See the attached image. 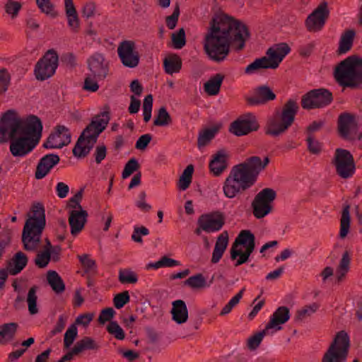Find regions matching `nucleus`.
I'll return each instance as SVG.
<instances>
[{
    "label": "nucleus",
    "instance_id": "obj_1",
    "mask_svg": "<svg viewBox=\"0 0 362 362\" xmlns=\"http://www.w3.org/2000/svg\"><path fill=\"white\" fill-rule=\"evenodd\" d=\"M42 132V123L34 115L21 118L16 110H8L0 119V144L10 139L9 150L14 157H24L38 144Z\"/></svg>",
    "mask_w": 362,
    "mask_h": 362
},
{
    "label": "nucleus",
    "instance_id": "obj_2",
    "mask_svg": "<svg viewBox=\"0 0 362 362\" xmlns=\"http://www.w3.org/2000/svg\"><path fill=\"white\" fill-rule=\"evenodd\" d=\"M250 38L243 22L228 15L215 16L209 22L204 45H245Z\"/></svg>",
    "mask_w": 362,
    "mask_h": 362
},
{
    "label": "nucleus",
    "instance_id": "obj_3",
    "mask_svg": "<svg viewBox=\"0 0 362 362\" xmlns=\"http://www.w3.org/2000/svg\"><path fill=\"white\" fill-rule=\"evenodd\" d=\"M110 119V107L106 105L103 107V111L93 117L79 136L72 151L74 156L84 158L90 153L98 137L107 126Z\"/></svg>",
    "mask_w": 362,
    "mask_h": 362
},
{
    "label": "nucleus",
    "instance_id": "obj_4",
    "mask_svg": "<svg viewBox=\"0 0 362 362\" xmlns=\"http://www.w3.org/2000/svg\"><path fill=\"white\" fill-rule=\"evenodd\" d=\"M298 110L297 100L291 98L288 100L281 111H276L267 119L264 127L265 134L274 138L284 134L294 122Z\"/></svg>",
    "mask_w": 362,
    "mask_h": 362
},
{
    "label": "nucleus",
    "instance_id": "obj_5",
    "mask_svg": "<svg viewBox=\"0 0 362 362\" xmlns=\"http://www.w3.org/2000/svg\"><path fill=\"white\" fill-rule=\"evenodd\" d=\"M32 212L33 216L25 221L22 233L23 247L27 251H35L37 249L45 226V209L42 204H34Z\"/></svg>",
    "mask_w": 362,
    "mask_h": 362
},
{
    "label": "nucleus",
    "instance_id": "obj_6",
    "mask_svg": "<svg viewBox=\"0 0 362 362\" xmlns=\"http://www.w3.org/2000/svg\"><path fill=\"white\" fill-rule=\"evenodd\" d=\"M334 78L343 87L356 88L362 83V59L349 57L335 69Z\"/></svg>",
    "mask_w": 362,
    "mask_h": 362
},
{
    "label": "nucleus",
    "instance_id": "obj_7",
    "mask_svg": "<svg viewBox=\"0 0 362 362\" xmlns=\"http://www.w3.org/2000/svg\"><path fill=\"white\" fill-rule=\"evenodd\" d=\"M291 51L290 47H270L266 54L268 57H262L256 59L245 69L246 74H253L260 69H275L281 62L283 59Z\"/></svg>",
    "mask_w": 362,
    "mask_h": 362
},
{
    "label": "nucleus",
    "instance_id": "obj_8",
    "mask_svg": "<svg viewBox=\"0 0 362 362\" xmlns=\"http://www.w3.org/2000/svg\"><path fill=\"white\" fill-rule=\"evenodd\" d=\"M349 347L350 339L348 334L344 330L338 332L324 353L321 362H345Z\"/></svg>",
    "mask_w": 362,
    "mask_h": 362
},
{
    "label": "nucleus",
    "instance_id": "obj_9",
    "mask_svg": "<svg viewBox=\"0 0 362 362\" xmlns=\"http://www.w3.org/2000/svg\"><path fill=\"white\" fill-rule=\"evenodd\" d=\"M254 185L255 183L247 177L245 173L234 165L223 183V194L226 197L232 199L243 193Z\"/></svg>",
    "mask_w": 362,
    "mask_h": 362
},
{
    "label": "nucleus",
    "instance_id": "obj_10",
    "mask_svg": "<svg viewBox=\"0 0 362 362\" xmlns=\"http://www.w3.org/2000/svg\"><path fill=\"white\" fill-rule=\"evenodd\" d=\"M276 197V193L272 188L267 187L258 192L251 204L254 216L260 219L270 214Z\"/></svg>",
    "mask_w": 362,
    "mask_h": 362
},
{
    "label": "nucleus",
    "instance_id": "obj_11",
    "mask_svg": "<svg viewBox=\"0 0 362 362\" xmlns=\"http://www.w3.org/2000/svg\"><path fill=\"white\" fill-rule=\"evenodd\" d=\"M59 57L57 52L49 49L35 66L34 74L37 80L45 81L52 77L57 69Z\"/></svg>",
    "mask_w": 362,
    "mask_h": 362
},
{
    "label": "nucleus",
    "instance_id": "obj_12",
    "mask_svg": "<svg viewBox=\"0 0 362 362\" xmlns=\"http://www.w3.org/2000/svg\"><path fill=\"white\" fill-rule=\"evenodd\" d=\"M333 100L332 93L326 88L313 89L301 98L300 105L304 110L322 108Z\"/></svg>",
    "mask_w": 362,
    "mask_h": 362
},
{
    "label": "nucleus",
    "instance_id": "obj_13",
    "mask_svg": "<svg viewBox=\"0 0 362 362\" xmlns=\"http://www.w3.org/2000/svg\"><path fill=\"white\" fill-rule=\"evenodd\" d=\"M333 163L336 172L341 178L347 179L353 176L356 165L351 153L345 149L337 148L335 151Z\"/></svg>",
    "mask_w": 362,
    "mask_h": 362
},
{
    "label": "nucleus",
    "instance_id": "obj_14",
    "mask_svg": "<svg viewBox=\"0 0 362 362\" xmlns=\"http://www.w3.org/2000/svg\"><path fill=\"white\" fill-rule=\"evenodd\" d=\"M269 161L268 157H265L262 160L260 157L254 156L247 158L244 162L235 166L245 173L253 183H255L259 174L265 169Z\"/></svg>",
    "mask_w": 362,
    "mask_h": 362
},
{
    "label": "nucleus",
    "instance_id": "obj_15",
    "mask_svg": "<svg viewBox=\"0 0 362 362\" xmlns=\"http://www.w3.org/2000/svg\"><path fill=\"white\" fill-rule=\"evenodd\" d=\"M329 11L326 1L321 2L317 7L308 16L305 25L310 32L320 31L328 18Z\"/></svg>",
    "mask_w": 362,
    "mask_h": 362
},
{
    "label": "nucleus",
    "instance_id": "obj_16",
    "mask_svg": "<svg viewBox=\"0 0 362 362\" xmlns=\"http://www.w3.org/2000/svg\"><path fill=\"white\" fill-rule=\"evenodd\" d=\"M259 126L255 116L247 113L230 124L229 131L235 136H240L257 131Z\"/></svg>",
    "mask_w": 362,
    "mask_h": 362
},
{
    "label": "nucleus",
    "instance_id": "obj_17",
    "mask_svg": "<svg viewBox=\"0 0 362 362\" xmlns=\"http://www.w3.org/2000/svg\"><path fill=\"white\" fill-rule=\"evenodd\" d=\"M197 224L206 233L220 230L225 224V216L219 211L203 214L199 216Z\"/></svg>",
    "mask_w": 362,
    "mask_h": 362
},
{
    "label": "nucleus",
    "instance_id": "obj_18",
    "mask_svg": "<svg viewBox=\"0 0 362 362\" xmlns=\"http://www.w3.org/2000/svg\"><path fill=\"white\" fill-rule=\"evenodd\" d=\"M90 74L96 80H105L109 74V62L103 55L95 53L88 59Z\"/></svg>",
    "mask_w": 362,
    "mask_h": 362
},
{
    "label": "nucleus",
    "instance_id": "obj_19",
    "mask_svg": "<svg viewBox=\"0 0 362 362\" xmlns=\"http://www.w3.org/2000/svg\"><path fill=\"white\" fill-rule=\"evenodd\" d=\"M55 130L56 132L50 134L47 141L43 144L44 148H62L71 142V134L65 126L57 125Z\"/></svg>",
    "mask_w": 362,
    "mask_h": 362
},
{
    "label": "nucleus",
    "instance_id": "obj_20",
    "mask_svg": "<svg viewBox=\"0 0 362 362\" xmlns=\"http://www.w3.org/2000/svg\"><path fill=\"white\" fill-rule=\"evenodd\" d=\"M338 129L341 137L353 140L356 137L358 127L351 115L344 113L339 117Z\"/></svg>",
    "mask_w": 362,
    "mask_h": 362
},
{
    "label": "nucleus",
    "instance_id": "obj_21",
    "mask_svg": "<svg viewBox=\"0 0 362 362\" xmlns=\"http://www.w3.org/2000/svg\"><path fill=\"white\" fill-rule=\"evenodd\" d=\"M60 161V158L57 154H47L41 158L37 165L35 177L37 180L44 178Z\"/></svg>",
    "mask_w": 362,
    "mask_h": 362
},
{
    "label": "nucleus",
    "instance_id": "obj_22",
    "mask_svg": "<svg viewBox=\"0 0 362 362\" xmlns=\"http://www.w3.org/2000/svg\"><path fill=\"white\" fill-rule=\"evenodd\" d=\"M275 98V93L269 86H261L255 89V95L246 97L245 100L250 105H259L274 100Z\"/></svg>",
    "mask_w": 362,
    "mask_h": 362
},
{
    "label": "nucleus",
    "instance_id": "obj_23",
    "mask_svg": "<svg viewBox=\"0 0 362 362\" xmlns=\"http://www.w3.org/2000/svg\"><path fill=\"white\" fill-rule=\"evenodd\" d=\"M87 217L88 212L86 210H71L69 212V223L72 235L76 236L83 230Z\"/></svg>",
    "mask_w": 362,
    "mask_h": 362
},
{
    "label": "nucleus",
    "instance_id": "obj_24",
    "mask_svg": "<svg viewBox=\"0 0 362 362\" xmlns=\"http://www.w3.org/2000/svg\"><path fill=\"white\" fill-rule=\"evenodd\" d=\"M228 155L223 149L218 151L212 156V159L209 163V168L215 176H219L226 170L228 167Z\"/></svg>",
    "mask_w": 362,
    "mask_h": 362
},
{
    "label": "nucleus",
    "instance_id": "obj_25",
    "mask_svg": "<svg viewBox=\"0 0 362 362\" xmlns=\"http://www.w3.org/2000/svg\"><path fill=\"white\" fill-rule=\"evenodd\" d=\"M117 53L124 66L134 68L139 64V54L134 47H118Z\"/></svg>",
    "mask_w": 362,
    "mask_h": 362
},
{
    "label": "nucleus",
    "instance_id": "obj_26",
    "mask_svg": "<svg viewBox=\"0 0 362 362\" xmlns=\"http://www.w3.org/2000/svg\"><path fill=\"white\" fill-rule=\"evenodd\" d=\"M290 318L289 309L286 306L279 307L270 317L266 325V329H276L280 330L281 325L286 323Z\"/></svg>",
    "mask_w": 362,
    "mask_h": 362
},
{
    "label": "nucleus",
    "instance_id": "obj_27",
    "mask_svg": "<svg viewBox=\"0 0 362 362\" xmlns=\"http://www.w3.org/2000/svg\"><path fill=\"white\" fill-rule=\"evenodd\" d=\"M234 243L238 246L245 245V250L243 252L250 257L255 247V237L250 230H243L235 238Z\"/></svg>",
    "mask_w": 362,
    "mask_h": 362
},
{
    "label": "nucleus",
    "instance_id": "obj_28",
    "mask_svg": "<svg viewBox=\"0 0 362 362\" xmlns=\"http://www.w3.org/2000/svg\"><path fill=\"white\" fill-rule=\"evenodd\" d=\"M28 257L23 252H16L14 256L7 261L6 267L11 275L19 274L27 265Z\"/></svg>",
    "mask_w": 362,
    "mask_h": 362
},
{
    "label": "nucleus",
    "instance_id": "obj_29",
    "mask_svg": "<svg viewBox=\"0 0 362 362\" xmlns=\"http://www.w3.org/2000/svg\"><path fill=\"white\" fill-rule=\"evenodd\" d=\"M170 313L173 320L177 324H183L188 320V309L182 300H176L172 303Z\"/></svg>",
    "mask_w": 362,
    "mask_h": 362
},
{
    "label": "nucleus",
    "instance_id": "obj_30",
    "mask_svg": "<svg viewBox=\"0 0 362 362\" xmlns=\"http://www.w3.org/2000/svg\"><path fill=\"white\" fill-rule=\"evenodd\" d=\"M228 244V233L226 230L222 232L217 238L212 253L211 262L218 263L225 252Z\"/></svg>",
    "mask_w": 362,
    "mask_h": 362
},
{
    "label": "nucleus",
    "instance_id": "obj_31",
    "mask_svg": "<svg viewBox=\"0 0 362 362\" xmlns=\"http://www.w3.org/2000/svg\"><path fill=\"white\" fill-rule=\"evenodd\" d=\"M182 59L176 54H168L163 59V67L166 74L173 75L182 68Z\"/></svg>",
    "mask_w": 362,
    "mask_h": 362
},
{
    "label": "nucleus",
    "instance_id": "obj_32",
    "mask_svg": "<svg viewBox=\"0 0 362 362\" xmlns=\"http://www.w3.org/2000/svg\"><path fill=\"white\" fill-rule=\"evenodd\" d=\"M64 8L69 26L75 32L79 28V19L73 0H64Z\"/></svg>",
    "mask_w": 362,
    "mask_h": 362
},
{
    "label": "nucleus",
    "instance_id": "obj_33",
    "mask_svg": "<svg viewBox=\"0 0 362 362\" xmlns=\"http://www.w3.org/2000/svg\"><path fill=\"white\" fill-rule=\"evenodd\" d=\"M204 49L208 57L216 62L225 60L230 52V47H204Z\"/></svg>",
    "mask_w": 362,
    "mask_h": 362
},
{
    "label": "nucleus",
    "instance_id": "obj_34",
    "mask_svg": "<svg viewBox=\"0 0 362 362\" xmlns=\"http://www.w3.org/2000/svg\"><path fill=\"white\" fill-rule=\"evenodd\" d=\"M225 76L222 74H216L211 76L204 84V90L209 95H216L220 92V88Z\"/></svg>",
    "mask_w": 362,
    "mask_h": 362
},
{
    "label": "nucleus",
    "instance_id": "obj_35",
    "mask_svg": "<svg viewBox=\"0 0 362 362\" xmlns=\"http://www.w3.org/2000/svg\"><path fill=\"white\" fill-rule=\"evenodd\" d=\"M99 348V344L93 339L84 337L76 343L72 350L73 353L78 355L86 350L98 351Z\"/></svg>",
    "mask_w": 362,
    "mask_h": 362
},
{
    "label": "nucleus",
    "instance_id": "obj_36",
    "mask_svg": "<svg viewBox=\"0 0 362 362\" xmlns=\"http://www.w3.org/2000/svg\"><path fill=\"white\" fill-rule=\"evenodd\" d=\"M351 224V216H350V206L346 205L344 206L341 211V216L340 218V230L339 237L341 239L345 238L350 228Z\"/></svg>",
    "mask_w": 362,
    "mask_h": 362
},
{
    "label": "nucleus",
    "instance_id": "obj_37",
    "mask_svg": "<svg viewBox=\"0 0 362 362\" xmlns=\"http://www.w3.org/2000/svg\"><path fill=\"white\" fill-rule=\"evenodd\" d=\"M47 279L48 284L55 293H61L65 290V284L57 272L49 271Z\"/></svg>",
    "mask_w": 362,
    "mask_h": 362
},
{
    "label": "nucleus",
    "instance_id": "obj_38",
    "mask_svg": "<svg viewBox=\"0 0 362 362\" xmlns=\"http://www.w3.org/2000/svg\"><path fill=\"white\" fill-rule=\"evenodd\" d=\"M18 324L15 322L6 323L0 327V344L4 339H12L16 332Z\"/></svg>",
    "mask_w": 362,
    "mask_h": 362
},
{
    "label": "nucleus",
    "instance_id": "obj_39",
    "mask_svg": "<svg viewBox=\"0 0 362 362\" xmlns=\"http://www.w3.org/2000/svg\"><path fill=\"white\" fill-rule=\"evenodd\" d=\"M38 290V287L37 286H32L28 293L27 296V303L28 307V311L30 315H35L38 313V308L37 307V291Z\"/></svg>",
    "mask_w": 362,
    "mask_h": 362
},
{
    "label": "nucleus",
    "instance_id": "obj_40",
    "mask_svg": "<svg viewBox=\"0 0 362 362\" xmlns=\"http://www.w3.org/2000/svg\"><path fill=\"white\" fill-rule=\"evenodd\" d=\"M172 118L165 107H161L154 119L153 124L158 127L168 126L172 124Z\"/></svg>",
    "mask_w": 362,
    "mask_h": 362
},
{
    "label": "nucleus",
    "instance_id": "obj_41",
    "mask_svg": "<svg viewBox=\"0 0 362 362\" xmlns=\"http://www.w3.org/2000/svg\"><path fill=\"white\" fill-rule=\"evenodd\" d=\"M193 173L194 166L191 164L187 165L179 179V188L180 189L185 190L189 187L192 182Z\"/></svg>",
    "mask_w": 362,
    "mask_h": 362
},
{
    "label": "nucleus",
    "instance_id": "obj_42",
    "mask_svg": "<svg viewBox=\"0 0 362 362\" xmlns=\"http://www.w3.org/2000/svg\"><path fill=\"white\" fill-rule=\"evenodd\" d=\"M184 285L192 289H200L206 286V281L202 274H197L185 280Z\"/></svg>",
    "mask_w": 362,
    "mask_h": 362
},
{
    "label": "nucleus",
    "instance_id": "obj_43",
    "mask_svg": "<svg viewBox=\"0 0 362 362\" xmlns=\"http://www.w3.org/2000/svg\"><path fill=\"white\" fill-rule=\"evenodd\" d=\"M180 265V262L167 256H163L161 259L156 262L147 264V269H159L161 267H173Z\"/></svg>",
    "mask_w": 362,
    "mask_h": 362
},
{
    "label": "nucleus",
    "instance_id": "obj_44",
    "mask_svg": "<svg viewBox=\"0 0 362 362\" xmlns=\"http://www.w3.org/2000/svg\"><path fill=\"white\" fill-rule=\"evenodd\" d=\"M218 129L215 127L206 129L201 132L198 136L197 144L199 148L205 146L215 136Z\"/></svg>",
    "mask_w": 362,
    "mask_h": 362
},
{
    "label": "nucleus",
    "instance_id": "obj_45",
    "mask_svg": "<svg viewBox=\"0 0 362 362\" xmlns=\"http://www.w3.org/2000/svg\"><path fill=\"white\" fill-rule=\"evenodd\" d=\"M118 279L121 284H136L138 281L137 274L127 269L119 271Z\"/></svg>",
    "mask_w": 362,
    "mask_h": 362
},
{
    "label": "nucleus",
    "instance_id": "obj_46",
    "mask_svg": "<svg viewBox=\"0 0 362 362\" xmlns=\"http://www.w3.org/2000/svg\"><path fill=\"white\" fill-rule=\"evenodd\" d=\"M267 332L268 329H266L265 327L262 331L259 332L253 336L249 337L247 340V348L251 351L256 350L259 347L261 341L263 339V337L267 334Z\"/></svg>",
    "mask_w": 362,
    "mask_h": 362
},
{
    "label": "nucleus",
    "instance_id": "obj_47",
    "mask_svg": "<svg viewBox=\"0 0 362 362\" xmlns=\"http://www.w3.org/2000/svg\"><path fill=\"white\" fill-rule=\"evenodd\" d=\"M230 252V258L233 260H235L238 257H239V259L236 261L235 264V267L240 266L247 262L250 257L247 255H246L241 250H238V245H235L234 243L232 245Z\"/></svg>",
    "mask_w": 362,
    "mask_h": 362
},
{
    "label": "nucleus",
    "instance_id": "obj_48",
    "mask_svg": "<svg viewBox=\"0 0 362 362\" xmlns=\"http://www.w3.org/2000/svg\"><path fill=\"white\" fill-rule=\"evenodd\" d=\"M318 308V305L316 303H313L310 305H305L302 309L298 310L296 312V315L294 317L295 321L299 322L303 320L308 316L316 312Z\"/></svg>",
    "mask_w": 362,
    "mask_h": 362
},
{
    "label": "nucleus",
    "instance_id": "obj_49",
    "mask_svg": "<svg viewBox=\"0 0 362 362\" xmlns=\"http://www.w3.org/2000/svg\"><path fill=\"white\" fill-rule=\"evenodd\" d=\"M36 4L42 13L49 15L52 18L57 16L58 13L54 11L51 0H36Z\"/></svg>",
    "mask_w": 362,
    "mask_h": 362
},
{
    "label": "nucleus",
    "instance_id": "obj_50",
    "mask_svg": "<svg viewBox=\"0 0 362 362\" xmlns=\"http://www.w3.org/2000/svg\"><path fill=\"white\" fill-rule=\"evenodd\" d=\"M51 259V251L45 248L44 251L38 252L35 259V264L39 268H45Z\"/></svg>",
    "mask_w": 362,
    "mask_h": 362
},
{
    "label": "nucleus",
    "instance_id": "obj_51",
    "mask_svg": "<svg viewBox=\"0 0 362 362\" xmlns=\"http://www.w3.org/2000/svg\"><path fill=\"white\" fill-rule=\"evenodd\" d=\"M106 329L107 331L117 339L123 340L125 338L124 330L116 321H110Z\"/></svg>",
    "mask_w": 362,
    "mask_h": 362
},
{
    "label": "nucleus",
    "instance_id": "obj_52",
    "mask_svg": "<svg viewBox=\"0 0 362 362\" xmlns=\"http://www.w3.org/2000/svg\"><path fill=\"white\" fill-rule=\"evenodd\" d=\"M244 291L245 288L241 289L234 297H233L229 300V302L221 310L219 314L221 316H224L230 313L232 309L240 302V299L243 297Z\"/></svg>",
    "mask_w": 362,
    "mask_h": 362
},
{
    "label": "nucleus",
    "instance_id": "obj_53",
    "mask_svg": "<svg viewBox=\"0 0 362 362\" xmlns=\"http://www.w3.org/2000/svg\"><path fill=\"white\" fill-rule=\"evenodd\" d=\"M78 330L76 324L69 326L64 334V348L68 349L73 344L77 337Z\"/></svg>",
    "mask_w": 362,
    "mask_h": 362
},
{
    "label": "nucleus",
    "instance_id": "obj_54",
    "mask_svg": "<svg viewBox=\"0 0 362 362\" xmlns=\"http://www.w3.org/2000/svg\"><path fill=\"white\" fill-rule=\"evenodd\" d=\"M21 8L22 4L20 2L13 0H8L4 6L5 12L8 15H10L13 19L18 16Z\"/></svg>",
    "mask_w": 362,
    "mask_h": 362
},
{
    "label": "nucleus",
    "instance_id": "obj_55",
    "mask_svg": "<svg viewBox=\"0 0 362 362\" xmlns=\"http://www.w3.org/2000/svg\"><path fill=\"white\" fill-rule=\"evenodd\" d=\"M140 167L138 160L132 158L128 160L125 164L123 170L122 177L123 179H126L129 177L134 172L137 171Z\"/></svg>",
    "mask_w": 362,
    "mask_h": 362
},
{
    "label": "nucleus",
    "instance_id": "obj_56",
    "mask_svg": "<svg viewBox=\"0 0 362 362\" xmlns=\"http://www.w3.org/2000/svg\"><path fill=\"white\" fill-rule=\"evenodd\" d=\"M153 107V96L149 94L146 95L143 102V115L144 120L148 122L151 117V111Z\"/></svg>",
    "mask_w": 362,
    "mask_h": 362
},
{
    "label": "nucleus",
    "instance_id": "obj_57",
    "mask_svg": "<svg viewBox=\"0 0 362 362\" xmlns=\"http://www.w3.org/2000/svg\"><path fill=\"white\" fill-rule=\"evenodd\" d=\"M306 141L308 143V149L312 154L318 155L322 151V144L315 139L313 135H308Z\"/></svg>",
    "mask_w": 362,
    "mask_h": 362
},
{
    "label": "nucleus",
    "instance_id": "obj_58",
    "mask_svg": "<svg viewBox=\"0 0 362 362\" xmlns=\"http://www.w3.org/2000/svg\"><path fill=\"white\" fill-rule=\"evenodd\" d=\"M130 300V296L127 291L119 293L113 298V303L116 308L120 309L123 308Z\"/></svg>",
    "mask_w": 362,
    "mask_h": 362
},
{
    "label": "nucleus",
    "instance_id": "obj_59",
    "mask_svg": "<svg viewBox=\"0 0 362 362\" xmlns=\"http://www.w3.org/2000/svg\"><path fill=\"white\" fill-rule=\"evenodd\" d=\"M83 196V189L78 191L71 198L69 199L67 207L72 210H83L80 204Z\"/></svg>",
    "mask_w": 362,
    "mask_h": 362
},
{
    "label": "nucleus",
    "instance_id": "obj_60",
    "mask_svg": "<svg viewBox=\"0 0 362 362\" xmlns=\"http://www.w3.org/2000/svg\"><path fill=\"white\" fill-rule=\"evenodd\" d=\"M11 76L6 69L0 70V93H5L9 86Z\"/></svg>",
    "mask_w": 362,
    "mask_h": 362
},
{
    "label": "nucleus",
    "instance_id": "obj_61",
    "mask_svg": "<svg viewBox=\"0 0 362 362\" xmlns=\"http://www.w3.org/2000/svg\"><path fill=\"white\" fill-rule=\"evenodd\" d=\"M179 16L180 6L178 4H176L173 14L167 16L165 18L166 25L168 27L169 29L173 30L175 28L177 23L178 21Z\"/></svg>",
    "mask_w": 362,
    "mask_h": 362
},
{
    "label": "nucleus",
    "instance_id": "obj_62",
    "mask_svg": "<svg viewBox=\"0 0 362 362\" xmlns=\"http://www.w3.org/2000/svg\"><path fill=\"white\" fill-rule=\"evenodd\" d=\"M115 315V311L112 308H107L101 310L98 317L100 324H105L106 322H110Z\"/></svg>",
    "mask_w": 362,
    "mask_h": 362
},
{
    "label": "nucleus",
    "instance_id": "obj_63",
    "mask_svg": "<svg viewBox=\"0 0 362 362\" xmlns=\"http://www.w3.org/2000/svg\"><path fill=\"white\" fill-rule=\"evenodd\" d=\"M173 45H185V31L184 28H180L178 31L172 33Z\"/></svg>",
    "mask_w": 362,
    "mask_h": 362
},
{
    "label": "nucleus",
    "instance_id": "obj_64",
    "mask_svg": "<svg viewBox=\"0 0 362 362\" xmlns=\"http://www.w3.org/2000/svg\"><path fill=\"white\" fill-rule=\"evenodd\" d=\"M98 81L99 80H96L91 76V74H89L85 78L83 88L90 92L97 91L99 88V86L98 84Z\"/></svg>",
    "mask_w": 362,
    "mask_h": 362
}]
</instances>
